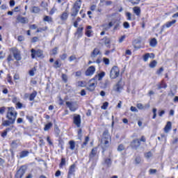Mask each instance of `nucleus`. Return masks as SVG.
<instances>
[{
    "mask_svg": "<svg viewBox=\"0 0 178 178\" xmlns=\"http://www.w3.org/2000/svg\"><path fill=\"white\" fill-rule=\"evenodd\" d=\"M162 72H163V67H161L159 70L156 71V74H161Z\"/></svg>",
    "mask_w": 178,
    "mask_h": 178,
    "instance_id": "nucleus-64",
    "label": "nucleus"
},
{
    "mask_svg": "<svg viewBox=\"0 0 178 178\" xmlns=\"http://www.w3.org/2000/svg\"><path fill=\"white\" fill-rule=\"evenodd\" d=\"M43 21L47 22L48 23H51V22H52V17H51L48 15H45L43 18Z\"/></svg>",
    "mask_w": 178,
    "mask_h": 178,
    "instance_id": "nucleus-30",
    "label": "nucleus"
},
{
    "mask_svg": "<svg viewBox=\"0 0 178 178\" xmlns=\"http://www.w3.org/2000/svg\"><path fill=\"white\" fill-rule=\"evenodd\" d=\"M113 26V23L109 22V24H104L102 25V27L105 31H108L111 27Z\"/></svg>",
    "mask_w": 178,
    "mask_h": 178,
    "instance_id": "nucleus-20",
    "label": "nucleus"
},
{
    "mask_svg": "<svg viewBox=\"0 0 178 178\" xmlns=\"http://www.w3.org/2000/svg\"><path fill=\"white\" fill-rule=\"evenodd\" d=\"M111 43V40H109V38H106L104 41V44L105 45H107V48H110L109 44Z\"/></svg>",
    "mask_w": 178,
    "mask_h": 178,
    "instance_id": "nucleus-45",
    "label": "nucleus"
},
{
    "mask_svg": "<svg viewBox=\"0 0 178 178\" xmlns=\"http://www.w3.org/2000/svg\"><path fill=\"white\" fill-rule=\"evenodd\" d=\"M111 138V136H109V133L108 131H105L103 133V138L102 139V143L104 145H109V139Z\"/></svg>",
    "mask_w": 178,
    "mask_h": 178,
    "instance_id": "nucleus-6",
    "label": "nucleus"
},
{
    "mask_svg": "<svg viewBox=\"0 0 178 178\" xmlns=\"http://www.w3.org/2000/svg\"><path fill=\"white\" fill-rule=\"evenodd\" d=\"M31 56L32 59H35V58H40V59L44 58V51L41 49L35 50L34 49H32L31 50Z\"/></svg>",
    "mask_w": 178,
    "mask_h": 178,
    "instance_id": "nucleus-3",
    "label": "nucleus"
},
{
    "mask_svg": "<svg viewBox=\"0 0 178 178\" xmlns=\"http://www.w3.org/2000/svg\"><path fill=\"white\" fill-rule=\"evenodd\" d=\"M105 77V72H102L99 73L97 76V79L99 81L102 80V78Z\"/></svg>",
    "mask_w": 178,
    "mask_h": 178,
    "instance_id": "nucleus-38",
    "label": "nucleus"
},
{
    "mask_svg": "<svg viewBox=\"0 0 178 178\" xmlns=\"http://www.w3.org/2000/svg\"><path fill=\"white\" fill-rule=\"evenodd\" d=\"M104 166H106L107 168H111V166L112 165V160H111V159H106L104 160Z\"/></svg>",
    "mask_w": 178,
    "mask_h": 178,
    "instance_id": "nucleus-23",
    "label": "nucleus"
},
{
    "mask_svg": "<svg viewBox=\"0 0 178 178\" xmlns=\"http://www.w3.org/2000/svg\"><path fill=\"white\" fill-rule=\"evenodd\" d=\"M16 105H17V108H18V109H22L23 108V104H22L19 102L16 103Z\"/></svg>",
    "mask_w": 178,
    "mask_h": 178,
    "instance_id": "nucleus-58",
    "label": "nucleus"
},
{
    "mask_svg": "<svg viewBox=\"0 0 178 178\" xmlns=\"http://www.w3.org/2000/svg\"><path fill=\"white\" fill-rule=\"evenodd\" d=\"M40 8L34 6L33 7L31 12L32 13H40Z\"/></svg>",
    "mask_w": 178,
    "mask_h": 178,
    "instance_id": "nucleus-35",
    "label": "nucleus"
},
{
    "mask_svg": "<svg viewBox=\"0 0 178 178\" xmlns=\"http://www.w3.org/2000/svg\"><path fill=\"white\" fill-rule=\"evenodd\" d=\"M65 165H66V159L62 158L61 162L60 163V168H62L63 166H65Z\"/></svg>",
    "mask_w": 178,
    "mask_h": 178,
    "instance_id": "nucleus-39",
    "label": "nucleus"
},
{
    "mask_svg": "<svg viewBox=\"0 0 178 178\" xmlns=\"http://www.w3.org/2000/svg\"><path fill=\"white\" fill-rule=\"evenodd\" d=\"M26 156H29V152L27 151H22L19 153V159L23 158H26Z\"/></svg>",
    "mask_w": 178,
    "mask_h": 178,
    "instance_id": "nucleus-26",
    "label": "nucleus"
},
{
    "mask_svg": "<svg viewBox=\"0 0 178 178\" xmlns=\"http://www.w3.org/2000/svg\"><path fill=\"white\" fill-rule=\"evenodd\" d=\"M175 23H176V19H174L171 22H168L166 24L162 26L161 32L163 31V29H165V27H166L167 29H169V27H172V26H173V24H175Z\"/></svg>",
    "mask_w": 178,
    "mask_h": 178,
    "instance_id": "nucleus-15",
    "label": "nucleus"
},
{
    "mask_svg": "<svg viewBox=\"0 0 178 178\" xmlns=\"http://www.w3.org/2000/svg\"><path fill=\"white\" fill-rule=\"evenodd\" d=\"M149 57H150V54L149 53H147L146 54L144 57H143V60L145 62H147L148 60V59H149Z\"/></svg>",
    "mask_w": 178,
    "mask_h": 178,
    "instance_id": "nucleus-43",
    "label": "nucleus"
},
{
    "mask_svg": "<svg viewBox=\"0 0 178 178\" xmlns=\"http://www.w3.org/2000/svg\"><path fill=\"white\" fill-rule=\"evenodd\" d=\"M66 58H67V54H63L60 56V58L61 59V60H65V59H66Z\"/></svg>",
    "mask_w": 178,
    "mask_h": 178,
    "instance_id": "nucleus-55",
    "label": "nucleus"
},
{
    "mask_svg": "<svg viewBox=\"0 0 178 178\" xmlns=\"http://www.w3.org/2000/svg\"><path fill=\"white\" fill-rule=\"evenodd\" d=\"M88 141H90V138L88 136H86L85 138V141L83 143V147L87 145V144H88Z\"/></svg>",
    "mask_w": 178,
    "mask_h": 178,
    "instance_id": "nucleus-44",
    "label": "nucleus"
},
{
    "mask_svg": "<svg viewBox=\"0 0 178 178\" xmlns=\"http://www.w3.org/2000/svg\"><path fill=\"white\" fill-rule=\"evenodd\" d=\"M140 163H141V157H140V156L136 157V159H135V163H136V165H138V164H140Z\"/></svg>",
    "mask_w": 178,
    "mask_h": 178,
    "instance_id": "nucleus-42",
    "label": "nucleus"
},
{
    "mask_svg": "<svg viewBox=\"0 0 178 178\" xmlns=\"http://www.w3.org/2000/svg\"><path fill=\"white\" fill-rule=\"evenodd\" d=\"M55 133H56V137H59V135L60 134V130L59 129V128L56 127L55 129Z\"/></svg>",
    "mask_w": 178,
    "mask_h": 178,
    "instance_id": "nucleus-49",
    "label": "nucleus"
},
{
    "mask_svg": "<svg viewBox=\"0 0 178 178\" xmlns=\"http://www.w3.org/2000/svg\"><path fill=\"white\" fill-rule=\"evenodd\" d=\"M24 173H26V168L24 166H21L19 169L17 171L15 178H22L24 175Z\"/></svg>",
    "mask_w": 178,
    "mask_h": 178,
    "instance_id": "nucleus-7",
    "label": "nucleus"
},
{
    "mask_svg": "<svg viewBox=\"0 0 178 178\" xmlns=\"http://www.w3.org/2000/svg\"><path fill=\"white\" fill-rule=\"evenodd\" d=\"M137 108L140 110L144 109V105H143L141 103H139L137 104Z\"/></svg>",
    "mask_w": 178,
    "mask_h": 178,
    "instance_id": "nucleus-62",
    "label": "nucleus"
},
{
    "mask_svg": "<svg viewBox=\"0 0 178 178\" xmlns=\"http://www.w3.org/2000/svg\"><path fill=\"white\" fill-rule=\"evenodd\" d=\"M74 172H76V164H72L69 168L67 178H72V175H74Z\"/></svg>",
    "mask_w": 178,
    "mask_h": 178,
    "instance_id": "nucleus-13",
    "label": "nucleus"
},
{
    "mask_svg": "<svg viewBox=\"0 0 178 178\" xmlns=\"http://www.w3.org/2000/svg\"><path fill=\"white\" fill-rule=\"evenodd\" d=\"M92 33V31L91 30H87L86 32V34L87 37H91V33Z\"/></svg>",
    "mask_w": 178,
    "mask_h": 178,
    "instance_id": "nucleus-61",
    "label": "nucleus"
},
{
    "mask_svg": "<svg viewBox=\"0 0 178 178\" xmlns=\"http://www.w3.org/2000/svg\"><path fill=\"white\" fill-rule=\"evenodd\" d=\"M17 23H22V24H26L29 23V19L26 17H22V15H18L17 17Z\"/></svg>",
    "mask_w": 178,
    "mask_h": 178,
    "instance_id": "nucleus-9",
    "label": "nucleus"
},
{
    "mask_svg": "<svg viewBox=\"0 0 178 178\" xmlns=\"http://www.w3.org/2000/svg\"><path fill=\"white\" fill-rule=\"evenodd\" d=\"M11 51L13 54V56L17 60H22V56H20V51L17 49V48L14 47L11 49Z\"/></svg>",
    "mask_w": 178,
    "mask_h": 178,
    "instance_id": "nucleus-8",
    "label": "nucleus"
},
{
    "mask_svg": "<svg viewBox=\"0 0 178 178\" xmlns=\"http://www.w3.org/2000/svg\"><path fill=\"white\" fill-rule=\"evenodd\" d=\"M80 8H81V0H77L75 1L73 8L72 9L71 16L76 17L80 10Z\"/></svg>",
    "mask_w": 178,
    "mask_h": 178,
    "instance_id": "nucleus-2",
    "label": "nucleus"
},
{
    "mask_svg": "<svg viewBox=\"0 0 178 178\" xmlns=\"http://www.w3.org/2000/svg\"><path fill=\"white\" fill-rule=\"evenodd\" d=\"M65 104L71 112H76L77 111L78 106L76 102H66Z\"/></svg>",
    "mask_w": 178,
    "mask_h": 178,
    "instance_id": "nucleus-5",
    "label": "nucleus"
},
{
    "mask_svg": "<svg viewBox=\"0 0 178 178\" xmlns=\"http://www.w3.org/2000/svg\"><path fill=\"white\" fill-rule=\"evenodd\" d=\"M69 145H70V149L72 151H74V149L76 148V142H74V140H70Z\"/></svg>",
    "mask_w": 178,
    "mask_h": 178,
    "instance_id": "nucleus-25",
    "label": "nucleus"
},
{
    "mask_svg": "<svg viewBox=\"0 0 178 178\" xmlns=\"http://www.w3.org/2000/svg\"><path fill=\"white\" fill-rule=\"evenodd\" d=\"M19 145V142L17 140H13L11 144H10V147L11 148H13V149H16V148H17V145Z\"/></svg>",
    "mask_w": 178,
    "mask_h": 178,
    "instance_id": "nucleus-27",
    "label": "nucleus"
},
{
    "mask_svg": "<svg viewBox=\"0 0 178 178\" xmlns=\"http://www.w3.org/2000/svg\"><path fill=\"white\" fill-rule=\"evenodd\" d=\"M7 109L6 118L8 120H3L2 122V126L6 127L15 124V122H16V118H17V111L15 110V108L8 107Z\"/></svg>",
    "mask_w": 178,
    "mask_h": 178,
    "instance_id": "nucleus-1",
    "label": "nucleus"
},
{
    "mask_svg": "<svg viewBox=\"0 0 178 178\" xmlns=\"http://www.w3.org/2000/svg\"><path fill=\"white\" fill-rule=\"evenodd\" d=\"M113 3V2H112L111 1H106L105 3H104V6H111V5H112Z\"/></svg>",
    "mask_w": 178,
    "mask_h": 178,
    "instance_id": "nucleus-56",
    "label": "nucleus"
},
{
    "mask_svg": "<svg viewBox=\"0 0 178 178\" xmlns=\"http://www.w3.org/2000/svg\"><path fill=\"white\" fill-rule=\"evenodd\" d=\"M83 27H79L76 31V34H79V35H80L81 33H83Z\"/></svg>",
    "mask_w": 178,
    "mask_h": 178,
    "instance_id": "nucleus-53",
    "label": "nucleus"
},
{
    "mask_svg": "<svg viewBox=\"0 0 178 178\" xmlns=\"http://www.w3.org/2000/svg\"><path fill=\"white\" fill-rule=\"evenodd\" d=\"M109 105V103L107 102H105L103 105L101 106L102 109H104V111H106L108 109V106Z\"/></svg>",
    "mask_w": 178,
    "mask_h": 178,
    "instance_id": "nucleus-37",
    "label": "nucleus"
},
{
    "mask_svg": "<svg viewBox=\"0 0 178 178\" xmlns=\"http://www.w3.org/2000/svg\"><path fill=\"white\" fill-rule=\"evenodd\" d=\"M171 129H172V122H168L164 128V131L165 133H169V131H170Z\"/></svg>",
    "mask_w": 178,
    "mask_h": 178,
    "instance_id": "nucleus-17",
    "label": "nucleus"
},
{
    "mask_svg": "<svg viewBox=\"0 0 178 178\" xmlns=\"http://www.w3.org/2000/svg\"><path fill=\"white\" fill-rule=\"evenodd\" d=\"M97 55H101V51H99V49L95 48L91 54V57L95 58Z\"/></svg>",
    "mask_w": 178,
    "mask_h": 178,
    "instance_id": "nucleus-19",
    "label": "nucleus"
},
{
    "mask_svg": "<svg viewBox=\"0 0 178 178\" xmlns=\"http://www.w3.org/2000/svg\"><path fill=\"white\" fill-rule=\"evenodd\" d=\"M35 97H37V91L34 90L30 95H29V101H33Z\"/></svg>",
    "mask_w": 178,
    "mask_h": 178,
    "instance_id": "nucleus-28",
    "label": "nucleus"
},
{
    "mask_svg": "<svg viewBox=\"0 0 178 178\" xmlns=\"http://www.w3.org/2000/svg\"><path fill=\"white\" fill-rule=\"evenodd\" d=\"M95 87H97V83H91L90 85L87 87V90L88 91H94L95 90Z\"/></svg>",
    "mask_w": 178,
    "mask_h": 178,
    "instance_id": "nucleus-21",
    "label": "nucleus"
},
{
    "mask_svg": "<svg viewBox=\"0 0 178 178\" xmlns=\"http://www.w3.org/2000/svg\"><path fill=\"white\" fill-rule=\"evenodd\" d=\"M158 62H156V60H154L153 61H152L149 66V67H151V69H154V67H155L157 65Z\"/></svg>",
    "mask_w": 178,
    "mask_h": 178,
    "instance_id": "nucleus-32",
    "label": "nucleus"
},
{
    "mask_svg": "<svg viewBox=\"0 0 178 178\" xmlns=\"http://www.w3.org/2000/svg\"><path fill=\"white\" fill-rule=\"evenodd\" d=\"M140 1V0H131V3H133V5H138Z\"/></svg>",
    "mask_w": 178,
    "mask_h": 178,
    "instance_id": "nucleus-59",
    "label": "nucleus"
},
{
    "mask_svg": "<svg viewBox=\"0 0 178 178\" xmlns=\"http://www.w3.org/2000/svg\"><path fill=\"white\" fill-rule=\"evenodd\" d=\"M113 90L117 92H120V90H122V79H120L116 85L114 86Z\"/></svg>",
    "mask_w": 178,
    "mask_h": 178,
    "instance_id": "nucleus-14",
    "label": "nucleus"
},
{
    "mask_svg": "<svg viewBox=\"0 0 178 178\" xmlns=\"http://www.w3.org/2000/svg\"><path fill=\"white\" fill-rule=\"evenodd\" d=\"M17 40H18V41H19L20 42H22V41H24V36L19 35V36H18Z\"/></svg>",
    "mask_w": 178,
    "mask_h": 178,
    "instance_id": "nucleus-63",
    "label": "nucleus"
},
{
    "mask_svg": "<svg viewBox=\"0 0 178 178\" xmlns=\"http://www.w3.org/2000/svg\"><path fill=\"white\" fill-rule=\"evenodd\" d=\"M97 151H98V149H97V147H94L93 149H92V151L89 155L90 161H92V159L96 158V156H97V154H98Z\"/></svg>",
    "mask_w": 178,
    "mask_h": 178,
    "instance_id": "nucleus-10",
    "label": "nucleus"
},
{
    "mask_svg": "<svg viewBox=\"0 0 178 178\" xmlns=\"http://www.w3.org/2000/svg\"><path fill=\"white\" fill-rule=\"evenodd\" d=\"M76 58L74 55H72L71 56H70L69 58V60L70 62H73V60H76Z\"/></svg>",
    "mask_w": 178,
    "mask_h": 178,
    "instance_id": "nucleus-60",
    "label": "nucleus"
},
{
    "mask_svg": "<svg viewBox=\"0 0 178 178\" xmlns=\"http://www.w3.org/2000/svg\"><path fill=\"white\" fill-rule=\"evenodd\" d=\"M108 86H111V81H109V80H106L104 81V88H106Z\"/></svg>",
    "mask_w": 178,
    "mask_h": 178,
    "instance_id": "nucleus-57",
    "label": "nucleus"
},
{
    "mask_svg": "<svg viewBox=\"0 0 178 178\" xmlns=\"http://www.w3.org/2000/svg\"><path fill=\"white\" fill-rule=\"evenodd\" d=\"M5 112H6V107L3 106V107L0 108V115H3V113H5Z\"/></svg>",
    "mask_w": 178,
    "mask_h": 178,
    "instance_id": "nucleus-46",
    "label": "nucleus"
},
{
    "mask_svg": "<svg viewBox=\"0 0 178 178\" xmlns=\"http://www.w3.org/2000/svg\"><path fill=\"white\" fill-rule=\"evenodd\" d=\"M54 67H56V69H58V67H60V64L59 63V60L55 61Z\"/></svg>",
    "mask_w": 178,
    "mask_h": 178,
    "instance_id": "nucleus-51",
    "label": "nucleus"
},
{
    "mask_svg": "<svg viewBox=\"0 0 178 178\" xmlns=\"http://www.w3.org/2000/svg\"><path fill=\"white\" fill-rule=\"evenodd\" d=\"M120 74V70L118 66H113L110 72V77L111 79H118Z\"/></svg>",
    "mask_w": 178,
    "mask_h": 178,
    "instance_id": "nucleus-4",
    "label": "nucleus"
},
{
    "mask_svg": "<svg viewBox=\"0 0 178 178\" xmlns=\"http://www.w3.org/2000/svg\"><path fill=\"white\" fill-rule=\"evenodd\" d=\"M131 16H132V15L131 13H129V12L126 13V17H127V20H129V21L133 20V18L131 17Z\"/></svg>",
    "mask_w": 178,
    "mask_h": 178,
    "instance_id": "nucleus-40",
    "label": "nucleus"
},
{
    "mask_svg": "<svg viewBox=\"0 0 178 178\" xmlns=\"http://www.w3.org/2000/svg\"><path fill=\"white\" fill-rule=\"evenodd\" d=\"M95 73V67L90 66L89 67L85 72L86 76H92Z\"/></svg>",
    "mask_w": 178,
    "mask_h": 178,
    "instance_id": "nucleus-12",
    "label": "nucleus"
},
{
    "mask_svg": "<svg viewBox=\"0 0 178 178\" xmlns=\"http://www.w3.org/2000/svg\"><path fill=\"white\" fill-rule=\"evenodd\" d=\"M103 62H104V65H109V63H110L109 58H104Z\"/></svg>",
    "mask_w": 178,
    "mask_h": 178,
    "instance_id": "nucleus-48",
    "label": "nucleus"
},
{
    "mask_svg": "<svg viewBox=\"0 0 178 178\" xmlns=\"http://www.w3.org/2000/svg\"><path fill=\"white\" fill-rule=\"evenodd\" d=\"M74 123L77 127H80V124H81V118H80V115H76L74 118Z\"/></svg>",
    "mask_w": 178,
    "mask_h": 178,
    "instance_id": "nucleus-16",
    "label": "nucleus"
},
{
    "mask_svg": "<svg viewBox=\"0 0 178 178\" xmlns=\"http://www.w3.org/2000/svg\"><path fill=\"white\" fill-rule=\"evenodd\" d=\"M68 16H69V14H67V13H66V12H64V13H63V14L61 15L60 19H61V20H63V21L67 20Z\"/></svg>",
    "mask_w": 178,
    "mask_h": 178,
    "instance_id": "nucleus-29",
    "label": "nucleus"
},
{
    "mask_svg": "<svg viewBox=\"0 0 178 178\" xmlns=\"http://www.w3.org/2000/svg\"><path fill=\"white\" fill-rule=\"evenodd\" d=\"M123 27L124 29H130V24H129L127 22H124L123 23Z\"/></svg>",
    "mask_w": 178,
    "mask_h": 178,
    "instance_id": "nucleus-47",
    "label": "nucleus"
},
{
    "mask_svg": "<svg viewBox=\"0 0 178 178\" xmlns=\"http://www.w3.org/2000/svg\"><path fill=\"white\" fill-rule=\"evenodd\" d=\"M124 145H120L118 147V151H120V152H121V151H124Z\"/></svg>",
    "mask_w": 178,
    "mask_h": 178,
    "instance_id": "nucleus-50",
    "label": "nucleus"
},
{
    "mask_svg": "<svg viewBox=\"0 0 178 178\" xmlns=\"http://www.w3.org/2000/svg\"><path fill=\"white\" fill-rule=\"evenodd\" d=\"M48 30V26H44L37 29L36 33H42V31H47Z\"/></svg>",
    "mask_w": 178,
    "mask_h": 178,
    "instance_id": "nucleus-31",
    "label": "nucleus"
},
{
    "mask_svg": "<svg viewBox=\"0 0 178 178\" xmlns=\"http://www.w3.org/2000/svg\"><path fill=\"white\" fill-rule=\"evenodd\" d=\"M157 44H158V41L155 38H152L149 42V45L150 47H152V48H155Z\"/></svg>",
    "mask_w": 178,
    "mask_h": 178,
    "instance_id": "nucleus-24",
    "label": "nucleus"
},
{
    "mask_svg": "<svg viewBox=\"0 0 178 178\" xmlns=\"http://www.w3.org/2000/svg\"><path fill=\"white\" fill-rule=\"evenodd\" d=\"M26 119L29 120L30 123H33V121L34 120V117L26 115Z\"/></svg>",
    "mask_w": 178,
    "mask_h": 178,
    "instance_id": "nucleus-54",
    "label": "nucleus"
},
{
    "mask_svg": "<svg viewBox=\"0 0 178 178\" xmlns=\"http://www.w3.org/2000/svg\"><path fill=\"white\" fill-rule=\"evenodd\" d=\"M133 11L136 16H140V15H141V8H140L138 6L134 7Z\"/></svg>",
    "mask_w": 178,
    "mask_h": 178,
    "instance_id": "nucleus-18",
    "label": "nucleus"
},
{
    "mask_svg": "<svg viewBox=\"0 0 178 178\" xmlns=\"http://www.w3.org/2000/svg\"><path fill=\"white\" fill-rule=\"evenodd\" d=\"M51 126H52L51 122H49L48 124H47L44 128V131H48V130H49V129H51Z\"/></svg>",
    "mask_w": 178,
    "mask_h": 178,
    "instance_id": "nucleus-34",
    "label": "nucleus"
},
{
    "mask_svg": "<svg viewBox=\"0 0 178 178\" xmlns=\"http://www.w3.org/2000/svg\"><path fill=\"white\" fill-rule=\"evenodd\" d=\"M145 156L147 159H149V158H152V153L151 152H147L145 154Z\"/></svg>",
    "mask_w": 178,
    "mask_h": 178,
    "instance_id": "nucleus-41",
    "label": "nucleus"
},
{
    "mask_svg": "<svg viewBox=\"0 0 178 178\" xmlns=\"http://www.w3.org/2000/svg\"><path fill=\"white\" fill-rule=\"evenodd\" d=\"M12 129L10 128H7L6 130L3 131V132L1 134V137H6L8 135V131H10Z\"/></svg>",
    "mask_w": 178,
    "mask_h": 178,
    "instance_id": "nucleus-33",
    "label": "nucleus"
},
{
    "mask_svg": "<svg viewBox=\"0 0 178 178\" xmlns=\"http://www.w3.org/2000/svg\"><path fill=\"white\" fill-rule=\"evenodd\" d=\"M140 145H141V143L138 139H135L131 143V147L134 149H137Z\"/></svg>",
    "mask_w": 178,
    "mask_h": 178,
    "instance_id": "nucleus-11",
    "label": "nucleus"
},
{
    "mask_svg": "<svg viewBox=\"0 0 178 178\" xmlns=\"http://www.w3.org/2000/svg\"><path fill=\"white\" fill-rule=\"evenodd\" d=\"M168 85L165 83L163 81H161V83H159L157 84V88L158 90H161V88H167Z\"/></svg>",
    "mask_w": 178,
    "mask_h": 178,
    "instance_id": "nucleus-22",
    "label": "nucleus"
},
{
    "mask_svg": "<svg viewBox=\"0 0 178 178\" xmlns=\"http://www.w3.org/2000/svg\"><path fill=\"white\" fill-rule=\"evenodd\" d=\"M58 47H54V48L51 51L50 54H51V55H57V54H58Z\"/></svg>",
    "mask_w": 178,
    "mask_h": 178,
    "instance_id": "nucleus-36",
    "label": "nucleus"
},
{
    "mask_svg": "<svg viewBox=\"0 0 178 178\" xmlns=\"http://www.w3.org/2000/svg\"><path fill=\"white\" fill-rule=\"evenodd\" d=\"M62 79L65 83H67V75L63 74H62Z\"/></svg>",
    "mask_w": 178,
    "mask_h": 178,
    "instance_id": "nucleus-52",
    "label": "nucleus"
}]
</instances>
